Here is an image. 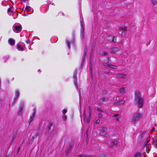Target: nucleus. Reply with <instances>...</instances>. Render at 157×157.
Segmentation results:
<instances>
[{
  "mask_svg": "<svg viewBox=\"0 0 157 157\" xmlns=\"http://www.w3.org/2000/svg\"><path fill=\"white\" fill-rule=\"evenodd\" d=\"M135 101L137 104L138 107L140 108L142 107L143 100L141 98L140 94L139 92H136L135 94Z\"/></svg>",
  "mask_w": 157,
  "mask_h": 157,
  "instance_id": "obj_1",
  "label": "nucleus"
},
{
  "mask_svg": "<svg viewBox=\"0 0 157 157\" xmlns=\"http://www.w3.org/2000/svg\"><path fill=\"white\" fill-rule=\"evenodd\" d=\"M143 117V114L140 113H136L134 114L132 119V123L133 124H136V122L142 119Z\"/></svg>",
  "mask_w": 157,
  "mask_h": 157,
  "instance_id": "obj_2",
  "label": "nucleus"
},
{
  "mask_svg": "<svg viewBox=\"0 0 157 157\" xmlns=\"http://www.w3.org/2000/svg\"><path fill=\"white\" fill-rule=\"evenodd\" d=\"M22 29V27L20 24H15L13 25V30L16 33H20Z\"/></svg>",
  "mask_w": 157,
  "mask_h": 157,
  "instance_id": "obj_3",
  "label": "nucleus"
},
{
  "mask_svg": "<svg viewBox=\"0 0 157 157\" xmlns=\"http://www.w3.org/2000/svg\"><path fill=\"white\" fill-rule=\"evenodd\" d=\"M91 116V113L90 110H89V112L88 114V117H87V114L86 113L85 110V111L84 112V120L85 122H86L87 123L90 122Z\"/></svg>",
  "mask_w": 157,
  "mask_h": 157,
  "instance_id": "obj_4",
  "label": "nucleus"
},
{
  "mask_svg": "<svg viewBox=\"0 0 157 157\" xmlns=\"http://www.w3.org/2000/svg\"><path fill=\"white\" fill-rule=\"evenodd\" d=\"M77 73V70H75L74 71V72L73 78L74 79V84H75L76 87L77 89H78V85H77V77H76Z\"/></svg>",
  "mask_w": 157,
  "mask_h": 157,
  "instance_id": "obj_5",
  "label": "nucleus"
},
{
  "mask_svg": "<svg viewBox=\"0 0 157 157\" xmlns=\"http://www.w3.org/2000/svg\"><path fill=\"white\" fill-rule=\"evenodd\" d=\"M15 97H14V101L13 102V104H14L15 103V101H16V100L19 97V94H20V93L19 91L17 90L15 92Z\"/></svg>",
  "mask_w": 157,
  "mask_h": 157,
  "instance_id": "obj_6",
  "label": "nucleus"
},
{
  "mask_svg": "<svg viewBox=\"0 0 157 157\" xmlns=\"http://www.w3.org/2000/svg\"><path fill=\"white\" fill-rule=\"evenodd\" d=\"M36 113V111L35 110H34V112L33 113V114L32 116L30 117V119L29 121V124H30L32 122V121L34 119L35 117V115Z\"/></svg>",
  "mask_w": 157,
  "mask_h": 157,
  "instance_id": "obj_7",
  "label": "nucleus"
},
{
  "mask_svg": "<svg viewBox=\"0 0 157 157\" xmlns=\"http://www.w3.org/2000/svg\"><path fill=\"white\" fill-rule=\"evenodd\" d=\"M101 134L102 135L105 136L106 135V133L107 131V129L105 128H102L101 129Z\"/></svg>",
  "mask_w": 157,
  "mask_h": 157,
  "instance_id": "obj_8",
  "label": "nucleus"
},
{
  "mask_svg": "<svg viewBox=\"0 0 157 157\" xmlns=\"http://www.w3.org/2000/svg\"><path fill=\"white\" fill-rule=\"evenodd\" d=\"M109 39L113 42H116V38L113 35L109 36Z\"/></svg>",
  "mask_w": 157,
  "mask_h": 157,
  "instance_id": "obj_9",
  "label": "nucleus"
},
{
  "mask_svg": "<svg viewBox=\"0 0 157 157\" xmlns=\"http://www.w3.org/2000/svg\"><path fill=\"white\" fill-rule=\"evenodd\" d=\"M119 50V48H114L111 49V52L113 53H116Z\"/></svg>",
  "mask_w": 157,
  "mask_h": 157,
  "instance_id": "obj_10",
  "label": "nucleus"
},
{
  "mask_svg": "<svg viewBox=\"0 0 157 157\" xmlns=\"http://www.w3.org/2000/svg\"><path fill=\"white\" fill-rule=\"evenodd\" d=\"M118 77L120 78H126L127 77V76L126 75L122 73L121 74H120L118 75Z\"/></svg>",
  "mask_w": 157,
  "mask_h": 157,
  "instance_id": "obj_11",
  "label": "nucleus"
},
{
  "mask_svg": "<svg viewBox=\"0 0 157 157\" xmlns=\"http://www.w3.org/2000/svg\"><path fill=\"white\" fill-rule=\"evenodd\" d=\"M8 42L11 45H13L14 44L15 42L14 40L10 38L8 40Z\"/></svg>",
  "mask_w": 157,
  "mask_h": 157,
  "instance_id": "obj_12",
  "label": "nucleus"
},
{
  "mask_svg": "<svg viewBox=\"0 0 157 157\" xmlns=\"http://www.w3.org/2000/svg\"><path fill=\"white\" fill-rule=\"evenodd\" d=\"M144 156L143 154L138 153L135 154L134 157H142Z\"/></svg>",
  "mask_w": 157,
  "mask_h": 157,
  "instance_id": "obj_13",
  "label": "nucleus"
},
{
  "mask_svg": "<svg viewBox=\"0 0 157 157\" xmlns=\"http://www.w3.org/2000/svg\"><path fill=\"white\" fill-rule=\"evenodd\" d=\"M118 33L119 34L121 35L122 36H125L126 34L125 32L121 31L118 32Z\"/></svg>",
  "mask_w": 157,
  "mask_h": 157,
  "instance_id": "obj_14",
  "label": "nucleus"
},
{
  "mask_svg": "<svg viewBox=\"0 0 157 157\" xmlns=\"http://www.w3.org/2000/svg\"><path fill=\"white\" fill-rule=\"evenodd\" d=\"M126 90V89L125 88H122L119 90V92L121 93H124L125 92Z\"/></svg>",
  "mask_w": 157,
  "mask_h": 157,
  "instance_id": "obj_15",
  "label": "nucleus"
},
{
  "mask_svg": "<svg viewBox=\"0 0 157 157\" xmlns=\"http://www.w3.org/2000/svg\"><path fill=\"white\" fill-rule=\"evenodd\" d=\"M119 29L124 31H126L128 29V28L126 27H120L119 28Z\"/></svg>",
  "mask_w": 157,
  "mask_h": 157,
  "instance_id": "obj_16",
  "label": "nucleus"
},
{
  "mask_svg": "<svg viewBox=\"0 0 157 157\" xmlns=\"http://www.w3.org/2000/svg\"><path fill=\"white\" fill-rule=\"evenodd\" d=\"M31 10V8L29 6H27L25 8V10L27 12H29Z\"/></svg>",
  "mask_w": 157,
  "mask_h": 157,
  "instance_id": "obj_17",
  "label": "nucleus"
},
{
  "mask_svg": "<svg viewBox=\"0 0 157 157\" xmlns=\"http://www.w3.org/2000/svg\"><path fill=\"white\" fill-rule=\"evenodd\" d=\"M108 66L109 67L111 68H113V69H116L117 68V66L115 65H108Z\"/></svg>",
  "mask_w": 157,
  "mask_h": 157,
  "instance_id": "obj_18",
  "label": "nucleus"
},
{
  "mask_svg": "<svg viewBox=\"0 0 157 157\" xmlns=\"http://www.w3.org/2000/svg\"><path fill=\"white\" fill-rule=\"evenodd\" d=\"M17 47L18 48L19 50H23L24 48L23 46H21L20 44H18Z\"/></svg>",
  "mask_w": 157,
  "mask_h": 157,
  "instance_id": "obj_19",
  "label": "nucleus"
},
{
  "mask_svg": "<svg viewBox=\"0 0 157 157\" xmlns=\"http://www.w3.org/2000/svg\"><path fill=\"white\" fill-rule=\"evenodd\" d=\"M66 42L67 44L68 47L70 49V43L69 42V40H66Z\"/></svg>",
  "mask_w": 157,
  "mask_h": 157,
  "instance_id": "obj_20",
  "label": "nucleus"
},
{
  "mask_svg": "<svg viewBox=\"0 0 157 157\" xmlns=\"http://www.w3.org/2000/svg\"><path fill=\"white\" fill-rule=\"evenodd\" d=\"M152 4L155 5L157 3V0H152Z\"/></svg>",
  "mask_w": 157,
  "mask_h": 157,
  "instance_id": "obj_21",
  "label": "nucleus"
},
{
  "mask_svg": "<svg viewBox=\"0 0 157 157\" xmlns=\"http://www.w3.org/2000/svg\"><path fill=\"white\" fill-rule=\"evenodd\" d=\"M63 119L64 121H65L67 119V116L65 115H63Z\"/></svg>",
  "mask_w": 157,
  "mask_h": 157,
  "instance_id": "obj_22",
  "label": "nucleus"
},
{
  "mask_svg": "<svg viewBox=\"0 0 157 157\" xmlns=\"http://www.w3.org/2000/svg\"><path fill=\"white\" fill-rule=\"evenodd\" d=\"M102 55L107 56L108 55V53L106 52H103L102 54Z\"/></svg>",
  "mask_w": 157,
  "mask_h": 157,
  "instance_id": "obj_23",
  "label": "nucleus"
},
{
  "mask_svg": "<svg viewBox=\"0 0 157 157\" xmlns=\"http://www.w3.org/2000/svg\"><path fill=\"white\" fill-rule=\"evenodd\" d=\"M67 110L65 109H63V111H62L63 113V114H65V113H67Z\"/></svg>",
  "mask_w": 157,
  "mask_h": 157,
  "instance_id": "obj_24",
  "label": "nucleus"
},
{
  "mask_svg": "<svg viewBox=\"0 0 157 157\" xmlns=\"http://www.w3.org/2000/svg\"><path fill=\"white\" fill-rule=\"evenodd\" d=\"M124 101L123 100H122L119 102V104H124Z\"/></svg>",
  "mask_w": 157,
  "mask_h": 157,
  "instance_id": "obj_25",
  "label": "nucleus"
},
{
  "mask_svg": "<svg viewBox=\"0 0 157 157\" xmlns=\"http://www.w3.org/2000/svg\"><path fill=\"white\" fill-rule=\"evenodd\" d=\"M23 106V103H22L21 106V109H20V111H21L22 110V107Z\"/></svg>",
  "mask_w": 157,
  "mask_h": 157,
  "instance_id": "obj_26",
  "label": "nucleus"
},
{
  "mask_svg": "<svg viewBox=\"0 0 157 157\" xmlns=\"http://www.w3.org/2000/svg\"><path fill=\"white\" fill-rule=\"evenodd\" d=\"M8 12L9 13L11 11V7L9 8L7 10Z\"/></svg>",
  "mask_w": 157,
  "mask_h": 157,
  "instance_id": "obj_27",
  "label": "nucleus"
},
{
  "mask_svg": "<svg viewBox=\"0 0 157 157\" xmlns=\"http://www.w3.org/2000/svg\"><path fill=\"white\" fill-rule=\"evenodd\" d=\"M102 115L101 114H99L98 115V118H101L102 117Z\"/></svg>",
  "mask_w": 157,
  "mask_h": 157,
  "instance_id": "obj_28",
  "label": "nucleus"
},
{
  "mask_svg": "<svg viewBox=\"0 0 157 157\" xmlns=\"http://www.w3.org/2000/svg\"><path fill=\"white\" fill-rule=\"evenodd\" d=\"M117 141H114L113 142V143L114 145H117Z\"/></svg>",
  "mask_w": 157,
  "mask_h": 157,
  "instance_id": "obj_29",
  "label": "nucleus"
},
{
  "mask_svg": "<svg viewBox=\"0 0 157 157\" xmlns=\"http://www.w3.org/2000/svg\"><path fill=\"white\" fill-rule=\"evenodd\" d=\"M100 120H98L96 121L95 122L97 123H99L100 122Z\"/></svg>",
  "mask_w": 157,
  "mask_h": 157,
  "instance_id": "obj_30",
  "label": "nucleus"
},
{
  "mask_svg": "<svg viewBox=\"0 0 157 157\" xmlns=\"http://www.w3.org/2000/svg\"><path fill=\"white\" fill-rule=\"evenodd\" d=\"M85 55H86V54L84 53V56H83V59H82V62L83 61V60H84V57H85Z\"/></svg>",
  "mask_w": 157,
  "mask_h": 157,
  "instance_id": "obj_31",
  "label": "nucleus"
},
{
  "mask_svg": "<svg viewBox=\"0 0 157 157\" xmlns=\"http://www.w3.org/2000/svg\"><path fill=\"white\" fill-rule=\"evenodd\" d=\"M30 41L29 40H28L26 41V42L27 44H29L30 43Z\"/></svg>",
  "mask_w": 157,
  "mask_h": 157,
  "instance_id": "obj_32",
  "label": "nucleus"
},
{
  "mask_svg": "<svg viewBox=\"0 0 157 157\" xmlns=\"http://www.w3.org/2000/svg\"><path fill=\"white\" fill-rule=\"evenodd\" d=\"M119 116V114H115L114 115V116L115 117H117Z\"/></svg>",
  "mask_w": 157,
  "mask_h": 157,
  "instance_id": "obj_33",
  "label": "nucleus"
},
{
  "mask_svg": "<svg viewBox=\"0 0 157 157\" xmlns=\"http://www.w3.org/2000/svg\"><path fill=\"white\" fill-rule=\"evenodd\" d=\"M22 2H25L27 1V0H21Z\"/></svg>",
  "mask_w": 157,
  "mask_h": 157,
  "instance_id": "obj_34",
  "label": "nucleus"
},
{
  "mask_svg": "<svg viewBox=\"0 0 157 157\" xmlns=\"http://www.w3.org/2000/svg\"><path fill=\"white\" fill-rule=\"evenodd\" d=\"M82 36H84V33H83V32H82Z\"/></svg>",
  "mask_w": 157,
  "mask_h": 157,
  "instance_id": "obj_35",
  "label": "nucleus"
},
{
  "mask_svg": "<svg viewBox=\"0 0 157 157\" xmlns=\"http://www.w3.org/2000/svg\"><path fill=\"white\" fill-rule=\"evenodd\" d=\"M156 114H157V107L156 108Z\"/></svg>",
  "mask_w": 157,
  "mask_h": 157,
  "instance_id": "obj_36",
  "label": "nucleus"
},
{
  "mask_svg": "<svg viewBox=\"0 0 157 157\" xmlns=\"http://www.w3.org/2000/svg\"><path fill=\"white\" fill-rule=\"evenodd\" d=\"M119 97H117V98H116V99H119Z\"/></svg>",
  "mask_w": 157,
  "mask_h": 157,
  "instance_id": "obj_37",
  "label": "nucleus"
},
{
  "mask_svg": "<svg viewBox=\"0 0 157 157\" xmlns=\"http://www.w3.org/2000/svg\"><path fill=\"white\" fill-rule=\"evenodd\" d=\"M51 125H50V126L49 127H48V128H49V129H50V127H51Z\"/></svg>",
  "mask_w": 157,
  "mask_h": 157,
  "instance_id": "obj_38",
  "label": "nucleus"
},
{
  "mask_svg": "<svg viewBox=\"0 0 157 157\" xmlns=\"http://www.w3.org/2000/svg\"><path fill=\"white\" fill-rule=\"evenodd\" d=\"M19 149H20V148H18V151H19Z\"/></svg>",
  "mask_w": 157,
  "mask_h": 157,
  "instance_id": "obj_39",
  "label": "nucleus"
},
{
  "mask_svg": "<svg viewBox=\"0 0 157 157\" xmlns=\"http://www.w3.org/2000/svg\"><path fill=\"white\" fill-rule=\"evenodd\" d=\"M1 80L0 79V83H1Z\"/></svg>",
  "mask_w": 157,
  "mask_h": 157,
  "instance_id": "obj_40",
  "label": "nucleus"
}]
</instances>
